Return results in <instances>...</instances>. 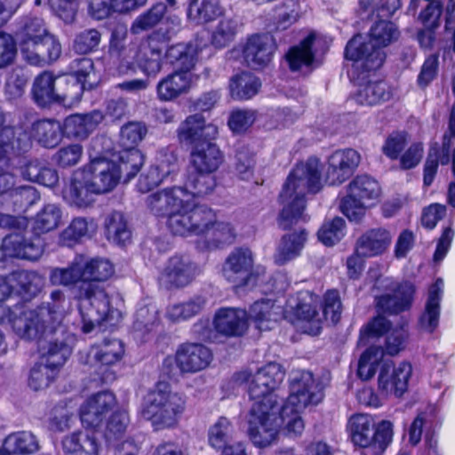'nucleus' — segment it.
<instances>
[{"label": "nucleus", "instance_id": "bb28decb", "mask_svg": "<svg viewBox=\"0 0 455 455\" xmlns=\"http://www.w3.org/2000/svg\"><path fill=\"white\" fill-rule=\"evenodd\" d=\"M196 269V264L188 255L175 254L167 260L163 275L171 287L183 288L194 280Z\"/></svg>", "mask_w": 455, "mask_h": 455}, {"label": "nucleus", "instance_id": "cd10ccee", "mask_svg": "<svg viewBox=\"0 0 455 455\" xmlns=\"http://www.w3.org/2000/svg\"><path fill=\"white\" fill-rule=\"evenodd\" d=\"M392 235L385 228H372L363 232L356 240L355 251L364 258L383 255L390 247Z\"/></svg>", "mask_w": 455, "mask_h": 455}, {"label": "nucleus", "instance_id": "2f4dec72", "mask_svg": "<svg viewBox=\"0 0 455 455\" xmlns=\"http://www.w3.org/2000/svg\"><path fill=\"white\" fill-rule=\"evenodd\" d=\"M20 174L28 181L51 188L57 187L60 180L56 169L37 159L29 160L21 166Z\"/></svg>", "mask_w": 455, "mask_h": 455}, {"label": "nucleus", "instance_id": "9d476101", "mask_svg": "<svg viewBox=\"0 0 455 455\" xmlns=\"http://www.w3.org/2000/svg\"><path fill=\"white\" fill-rule=\"evenodd\" d=\"M51 302L42 303L34 309L22 306L19 316L14 317L12 327L25 339H37L53 335L63 319L65 295L60 290H53Z\"/></svg>", "mask_w": 455, "mask_h": 455}, {"label": "nucleus", "instance_id": "de8ad7c7", "mask_svg": "<svg viewBox=\"0 0 455 455\" xmlns=\"http://www.w3.org/2000/svg\"><path fill=\"white\" fill-rule=\"evenodd\" d=\"M3 447L11 455H31L39 450V443L31 432L20 431L8 435Z\"/></svg>", "mask_w": 455, "mask_h": 455}, {"label": "nucleus", "instance_id": "603ef678", "mask_svg": "<svg viewBox=\"0 0 455 455\" xmlns=\"http://www.w3.org/2000/svg\"><path fill=\"white\" fill-rule=\"evenodd\" d=\"M50 282L53 285L71 287L76 285V291L81 286L84 274L80 262L73 261L67 267H55L51 270Z\"/></svg>", "mask_w": 455, "mask_h": 455}, {"label": "nucleus", "instance_id": "5fc2aeb1", "mask_svg": "<svg viewBox=\"0 0 455 455\" xmlns=\"http://www.w3.org/2000/svg\"><path fill=\"white\" fill-rule=\"evenodd\" d=\"M233 426L226 417H220L208 430V443L220 451L232 443Z\"/></svg>", "mask_w": 455, "mask_h": 455}, {"label": "nucleus", "instance_id": "58836bf2", "mask_svg": "<svg viewBox=\"0 0 455 455\" xmlns=\"http://www.w3.org/2000/svg\"><path fill=\"white\" fill-rule=\"evenodd\" d=\"M215 172L198 171L192 169L185 180L184 196L191 194L193 197H204L213 192L217 186Z\"/></svg>", "mask_w": 455, "mask_h": 455}, {"label": "nucleus", "instance_id": "1a4fd4ad", "mask_svg": "<svg viewBox=\"0 0 455 455\" xmlns=\"http://www.w3.org/2000/svg\"><path fill=\"white\" fill-rule=\"evenodd\" d=\"M12 36L30 65L43 67L60 56L61 45L59 39L48 31L44 20L39 17H21Z\"/></svg>", "mask_w": 455, "mask_h": 455}, {"label": "nucleus", "instance_id": "09e8293b", "mask_svg": "<svg viewBox=\"0 0 455 455\" xmlns=\"http://www.w3.org/2000/svg\"><path fill=\"white\" fill-rule=\"evenodd\" d=\"M384 361L381 347L375 345L368 347L359 357L356 369L357 377L363 381L372 379L377 371H379L380 364Z\"/></svg>", "mask_w": 455, "mask_h": 455}, {"label": "nucleus", "instance_id": "f3484780", "mask_svg": "<svg viewBox=\"0 0 455 455\" xmlns=\"http://www.w3.org/2000/svg\"><path fill=\"white\" fill-rule=\"evenodd\" d=\"M180 27V20L178 17L168 19L165 28L159 27L148 36V44L141 48L142 56L140 65L142 70L148 76L157 74L162 68L164 46L167 44Z\"/></svg>", "mask_w": 455, "mask_h": 455}, {"label": "nucleus", "instance_id": "393cba45", "mask_svg": "<svg viewBox=\"0 0 455 455\" xmlns=\"http://www.w3.org/2000/svg\"><path fill=\"white\" fill-rule=\"evenodd\" d=\"M416 293L415 285L403 281L394 289L393 293H386L377 297V307L387 315H398L411 309Z\"/></svg>", "mask_w": 455, "mask_h": 455}, {"label": "nucleus", "instance_id": "37998d69", "mask_svg": "<svg viewBox=\"0 0 455 455\" xmlns=\"http://www.w3.org/2000/svg\"><path fill=\"white\" fill-rule=\"evenodd\" d=\"M33 140L32 130L30 132L22 130L16 133L14 128L12 126L10 132H8L6 136V140H3L4 142L8 143V148H6L4 156L0 158V167L9 165L12 155L21 156L29 152L33 146Z\"/></svg>", "mask_w": 455, "mask_h": 455}, {"label": "nucleus", "instance_id": "c85d7f7f", "mask_svg": "<svg viewBox=\"0 0 455 455\" xmlns=\"http://www.w3.org/2000/svg\"><path fill=\"white\" fill-rule=\"evenodd\" d=\"M316 36L314 32L307 34L298 44L292 45L285 53L289 69L291 72L299 71L303 67L310 68L315 61L314 49Z\"/></svg>", "mask_w": 455, "mask_h": 455}, {"label": "nucleus", "instance_id": "79ce46f5", "mask_svg": "<svg viewBox=\"0 0 455 455\" xmlns=\"http://www.w3.org/2000/svg\"><path fill=\"white\" fill-rule=\"evenodd\" d=\"M84 302H87L89 307H86L85 311L81 309L84 321L82 330L84 333H89L96 324H101L108 320L112 313V306L110 299L92 298V299H83L82 303Z\"/></svg>", "mask_w": 455, "mask_h": 455}, {"label": "nucleus", "instance_id": "8fccbe9b", "mask_svg": "<svg viewBox=\"0 0 455 455\" xmlns=\"http://www.w3.org/2000/svg\"><path fill=\"white\" fill-rule=\"evenodd\" d=\"M104 229L107 237L112 238L119 245L124 246L127 242L131 241L132 231L121 212L113 211L106 217Z\"/></svg>", "mask_w": 455, "mask_h": 455}, {"label": "nucleus", "instance_id": "7ed1b4c3", "mask_svg": "<svg viewBox=\"0 0 455 455\" xmlns=\"http://www.w3.org/2000/svg\"><path fill=\"white\" fill-rule=\"evenodd\" d=\"M144 161L141 150L132 148H122L117 162L97 156L72 172L68 185L63 190L64 197L78 208L87 207L94 202V196L113 190L122 175L125 181L133 179Z\"/></svg>", "mask_w": 455, "mask_h": 455}, {"label": "nucleus", "instance_id": "e433bc0d", "mask_svg": "<svg viewBox=\"0 0 455 455\" xmlns=\"http://www.w3.org/2000/svg\"><path fill=\"white\" fill-rule=\"evenodd\" d=\"M31 129L34 140L45 148L57 147L64 137L62 125L55 119L36 120L32 124Z\"/></svg>", "mask_w": 455, "mask_h": 455}, {"label": "nucleus", "instance_id": "680f3d73", "mask_svg": "<svg viewBox=\"0 0 455 455\" xmlns=\"http://www.w3.org/2000/svg\"><path fill=\"white\" fill-rule=\"evenodd\" d=\"M238 25L235 19L223 17L212 33V44L218 49L228 46L235 40Z\"/></svg>", "mask_w": 455, "mask_h": 455}, {"label": "nucleus", "instance_id": "423d86ee", "mask_svg": "<svg viewBox=\"0 0 455 455\" xmlns=\"http://www.w3.org/2000/svg\"><path fill=\"white\" fill-rule=\"evenodd\" d=\"M218 128L207 124L202 114L187 116L177 129L180 144L189 149V164L198 171L217 172L224 161V155L214 142Z\"/></svg>", "mask_w": 455, "mask_h": 455}, {"label": "nucleus", "instance_id": "774afa93", "mask_svg": "<svg viewBox=\"0 0 455 455\" xmlns=\"http://www.w3.org/2000/svg\"><path fill=\"white\" fill-rule=\"evenodd\" d=\"M438 70L439 55L437 53L430 54L425 59L417 76L418 86L422 90H426L437 77Z\"/></svg>", "mask_w": 455, "mask_h": 455}, {"label": "nucleus", "instance_id": "a878e982", "mask_svg": "<svg viewBox=\"0 0 455 455\" xmlns=\"http://www.w3.org/2000/svg\"><path fill=\"white\" fill-rule=\"evenodd\" d=\"M41 276L36 271L25 269L12 271L4 284L7 297L15 292L24 302L30 301L35 298L41 291Z\"/></svg>", "mask_w": 455, "mask_h": 455}, {"label": "nucleus", "instance_id": "e2e57ef3", "mask_svg": "<svg viewBox=\"0 0 455 455\" xmlns=\"http://www.w3.org/2000/svg\"><path fill=\"white\" fill-rule=\"evenodd\" d=\"M101 41V34L96 28H87L77 33L73 41V50L82 55H85L99 49Z\"/></svg>", "mask_w": 455, "mask_h": 455}, {"label": "nucleus", "instance_id": "f8f14e48", "mask_svg": "<svg viewBox=\"0 0 455 455\" xmlns=\"http://www.w3.org/2000/svg\"><path fill=\"white\" fill-rule=\"evenodd\" d=\"M347 431L355 446L381 455L392 443L394 426L387 419L376 424L370 415L355 413L348 419Z\"/></svg>", "mask_w": 455, "mask_h": 455}, {"label": "nucleus", "instance_id": "4d7b16f0", "mask_svg": "<svg viewBox=\"0 0 455 455\" xmlns=\"http://www.w3.org/2000/svg\"><path fill=\"white\" fill-rule=\"evenodd\" d=\"M11 194L5 208H12L13 212L25 211L40 199L37 190L28 185L18 186L16 184L12 188Z\"/></svg>", "mask_w": 455, "mask_h": 455}, {"label": "nucleus", "instance_id": "ddd939ff", "mask_svg": "<svg viewBox=\"0 0 455 455\" xmlns=\"http://www.w3.org/2000/svg\"><path fill=\"white\" fill-rule=\"evenodd\" d=\"M381 196L378 180L368 174L356 175L347 187V194L339 202V210L349 221L359 223L366 210L374 206Z\"/></svg>", "mask_w": 455, "mask_h": 455}, {"label": "nucleus", "instance_id": "0eeeda50", "mask_svg": "<svg viewBox=\"0 0 455 455\" xmlns=\"http://www.w3.org/2000/svg\"><path fill=\"white\" fill-rule=\"evenodd\" d=\"M79 417L86 429L102 432L108 442L121 438L130 423L128 411L119 408L116 395L109 390L90 395L80 406Z\"/></svg>", "mask_w": 455, "mask_h": 455}, {"label": "nucleus", "instance_id": "13d9d810", "mask_svg": "<svg viewBox=\"0 0 455 455\" xmlns=\"http://www.w3.org/2000/svg\"><path fill=\"white\" fill-rule=\"evenodd\" d=\"M147 133L148 127L144 122L129 121L120 128L119 145L122 148H138Z\"/></svg>", "mask_w": 455, "mask_h": 455}, {"label": "nucleus", "instance_id": "39448f33", "mask_svg": "<svg viewBox=\"0 0 455 455\" xmlns=\"http://www.w3.org/2000/svg\"><path fill=\"white\" fill-rule=\"evenodd\" d=\"M62 219L60 207L48 204L36 213L32 222L33 238L28 239L24 234L26 224L19 217L0 213V228L12 229L2 241L1 250L4 257L37 260L42 253L40 235L46 234L60 225Z\"/></svg>", "mask_w": 455, "mask_h": 455}, {"label": "nucleus", "instance_id": "f704fd0d", "mask_svg": "<svg viewBox=\"0 0 455 455\" xmlns=\"http://www.w3.org/2000/svg\"><path fill=\"white\" fill-rule=\"evenodd\" d=\"M57 94L56 106L65 108H72L77 105L84 95L85 90L94 88L93 84H88L85 87L84 84H80L73 76H57Z\"/></svg>", "mask_w": 455, "mask_h": 455}, {"label": "nucleus", "instance_id": "412c9836", "mask_svg": "<svg viewBox=\"0 0 455 455\" xmlns=\"http://www.w3.org/2000/svg\"><path fill=\"white\" fill-rule=\"evenodd\" d=\"M276 49L277 45L271 35L255 33L247 37L242 54L249 67L260 70L270 64Z\"/></svg>", "mask_w": 455, "mask_h": 455}, {"label": "nucleus", "instance_id": "f257e3e1", "mask_svg": "<svg viewBox=\"0 0 455 455\" xmlns=\"http://www.w3.org/2000/svg\"><path fill=\"white\" fill-rule=\"evenodd\" d=\"M285 377L275 363L259 369L249 384V398L252 402L248 420V435L254 446L266 448L276 438L283 427L284 435L296 438L302 435L305 424L301 411L310 404H317L323 395L312 372H299L290 384V395L282 400L276 394Z\"/></svg>", "mask_w": 455, "mask_h": 455}, {"label": "nucleus", "instance_id": "052dcab7", "mask_svg": "<svg viewBox=\"0 0 455 455\" xmlns=\"http://www.w3.org/2000/svg\"><path fill=\"white\" fill-rule=\"evenodd\" d=\"M235 159V170L239 179L251 180L257 164L256 153L248 145H242L236 149Z\"/></svg>", "mask_w": 455, "mask_h": 455}, {"label": "nucleus", "instance_id": "6e6d98bb", "mask_svg": "<svg viewBox=\"0 0 455 455\" xmlns=\"http://www.w3.org/2000/svg\"><path fill=\"white\" fill-rule=\"evenodd\" d=\"M346 222L343 218L335 216L325 219L317 231L318 240L325 246L338 243L345 235Z\"/></svg>", "mask_w": 455, "mask_h": 455}, {"label": "nucleus", "instance_id": "c9c22d12", "mask_svg": "<svg viewBox=\"0 0 455 455\" xmlns=\"http://www.w3.org/2000/svg\"><path fill=\"white\" fill-rule=\"evenodd\" d=\"M261 88V81L253 73L243 71L234 75L228 84L229 95L235 100L252 99Z\"/></svg>", "mask_w": 455, "mask_h": 455}, {"label": "nucleus", "instance_id": "473e14b6", "mask_svg": "<svg viewBox=\"0 0 455 455\" xmlns=\"http://www.w3.org/2000/svg\"><path fill=\"white\" fill-rule=\"evenodd\" d=\"M224 12L219 0H190L187 16L190 22L204 26L223 16Z\"/></svg>", "mask_w": 455, "mask_h": 455}, {"label": "nucleus", "instance_id": "bf43d9fd", "mask_svg": "<svg viewBox=\"0 0 455 455\" xmlns=\"http://www.w3.org/2000/svg\"><path fill=\"white\" fill-rule=\"evenodd\" d=\"M206 304V299L202 295H195L186 302L174 304L169 307L167 314L174 322L188 320L199 314Z\"/></svg>", "mask_w": 455, "mask_h": 455}, {"label": "nucleus", "instance_id": "72a5a7b5", "mask_svg": "<svg viewBox=\"0 0 455 455\" xmlns=\"http://www.w3.org/2000/svg\"><path fill=\"white\" fill-rule=\"evenodd\" d=\"M64 455H99V440L83 431H75L66 435L62 441Z\"/></svg>", "mask_w": 455, "mask_h": 455}, {"label": "nucleus", "instance_id": "0e129e2a", "mask_svg": "<svg viewBox=\"0 0 455 455\" xmlns=\"http://www.w3.org/2000/svg\"><path fill=\"white\" fill-rule=\"evenodd\" d=\"M57 375L58 371L44 363H36L30 370L28 385L35 391L44 389L54 381Z\"/></svg>", "mask_w": 455, "mask_h": 455}, {"label": "nucleus", "instance_id": "4be33fe9", "mask_svg": "<svg viewBox=\"0 0 455 455\" xmlns=\"http://www.w3.org/2000/svg\"><path fill=\"white\" fill-rule=\"evenodd\" d=\"M361 156L353 148L339 149L328 158L325 182L339 186L347 180L360 164Z\"/></svg>", "mask_w": 455, "mask_h": 455}, {"label": "nucleus", "instance_id": "dca6fc26", "mask_svg": "<svg viewBox=\"0 0 455 455\" xmlns=\"http://www.w3.org/2000/svg\"><path fill=\"white\" fill-rule=\"evenodd\" d=\"M84 279L76 292V299L82 303L83 299H110L106 290L99 283L108 280L115 274V267L109 259L95 257L83 265Z\"/></svg>", "mask_w": 455, "mask_h": 455}, {"label": "nucleus", "instance_id": "b1692460", "mask_svg": "<svg viewBox=\"0 0 455 455\" xmlns=\"http://www.w3.org/2000/svg\"><path fill=\"white\" fill-rule=\"evenodd\" d=\"M177 367L182 373L205 369L212 360L211 349L200 343H182L176 350Z\"/></svg>", "mask_w": 455, "mask_h": 455}, {"label": "nucleus", "instance_id": "49530a36", "mask_svg": "<svg viewBox=\"0 0 455 455\" xmlns=\"http://www.w3.org/2000/svg\"><path fill=\"white\" fill-rule=\"evenodd\" d=\"M392 95L391 87L385 80L369 81L358 90L356 101L373 106L389 100Z\"/></svg>", "mask_w": 455, "mask_h": 455}, {"label": "nucleus", "instance_id": "aec40b11", "mask_svg": "<svg viewBox=\"0 0 455 455\" xmlns=\"http://www.w3.org/2000/svg\"><path fill=\"white\" fill-rule=\"evenodd\" d=\"M128 29L124 24L117 23L110 32L108 54L115 65L118 75H128L136 72L133 49L127 44Z\"/></svg>", "mask_w": 455, "mask_h": 455}, {"label": "nucleus", "instance_id": "a19ab883", "mask_svg": "<svg viewBox=\"0 0 455 455\" xmlns=\"http://www.w3.org/2000/svg\"><path fill=\"white\" fill-rule=\"evenodd\" d=\"M440 283L441 280H437L430 286L424 312L419 319L421 327L430 333L434 332L439 324L442 299Z\"/></svg>", "mask_w": 455, "mask_h": 455}, {"label": "nucleus", "instance_id": "c756f323", "mask_svg": "<svg viewBox=\"0 0 455 455\" xmlns=\"http://www.w3.org/2000/svg\"><path fill=\"white\" fill-rule=\"evenodd\" d=\"M308 233L305 228H299L284 234L280 240L275 254V262L282 266L296 259L301 253L307 241Z\"/></svg>", "mask_w": 455, "mask_h": 455}, {"label": "nucleus", "instance_id": "a211bd4d", "mask_svg": "<svg viewBox=\"0 0 455 455\" xmlns=\"http://www.w3.org/2000/svg\"><path fill=\"white\" fill-rule=\"evenodd\" d=\"M412 375L411 363L403 361L395 364L392 360L382 362L378 375V391L385 397L401 398L407 392Z\"/></svg>", "mask_w": 455, "mask_h": 455}, {"label": "nucleus", "instance_id": "864d4df0", "mask_svg": "<svg viewBox=\"0 0 455 455\" xmlns=\"http://www.w3.org/2000/svg\"><path fill=\"white\" fill-rule=\"evenodd\" d=\"M293 319L298 323H308L310 325L309 331L306 332L311 335H318L322 331L321 320L319 318L318 307L315 303H307L303 300H299L296 306L291 310Z\"/></svg>", "mask_w": 455, "mask_h": 455}, {"label": "nucleus", "instance_id": "ea45409f", "mask_svg": "<svg viewBox=\"0 0 455 455\" xmlns=\"http://www.w3.org/2000/svg\"><path fill=\"white\" fill-rule=\"evenodd\" d=\"M174 17L167 15L166 4L163 1H159L136 17L132 23L131 31L133 34H140L152 29L164 20L165 22L161 27L165 28L168 24V19Z\"/></svg>", "mask_w": 455, "mask_h": 455}, {"label": "nucleus", "instance_id": "6ab92c4d", "mask_svg": "<svg viewBox=\"0 0 455 455\" xmlns=\"http://www.w3.org/2000/svg\"><path fill=\"white\" fill-rule=\"evenodd\" d=\"M91 353L94 373L99 376L100 380L108 383L116 379V372L112 367L120 362L124 355V345L122 340L106 338L93 345Z\"/></svg>", "mask_w": 455, "mask_h": 455}, {"label": "nucleus", "instance_id": "338daca9", "mask_svg": "<svg viewBox=\"0 0 455 455\" xmlns=\"http://www.w3.org/2000/svg\"><path fill=\"white\" fill-rule=\"evenodd\" d=\"M83 156V147L80 144H69L60 148L52 156L55 164L62 169L75 166Z\"/></svg>", "mask_w": 455, "mask_h": 455}, {"label": "nucleus", "instance_id": "9b49d317", "mask_svg": "<svg viewBox=\"0 0 455 455\" xmlns=\"http://www.w3.org/2000/svg\"><path fill=\"white\" fill-rule=\"evenodd\" d=\"M198 52V47L192 42L178 43L166 48L164 59L175 70L156 84L157 98L161 101L173 100L190 88V71L196 66Z\"/></svg>", "mask_w": 455, "mask_h": 455}, {"label": "nucleus", "instance_id": "a18cd8bd", "mask_svg": "<svg viewBox=\"0 0 455 455\" xmlns=\"http://www.w3.org/2000/svg\"><path fill=\"white\" fill-rule=\"evenodd\" d=\"M43 338L40 340L35 339L38 343V350H44L41 342L46 340ZM71 355V348L65 341L49 340L45 351L42 352L41 359L44 363L50 366L53 371L59 372L60 369L65 364Z\"/></svg>", "mask_w": 455, "mask_h": 455}, {"label": "nucleus", "instance_id": "6e6552de", "mask_svg": "<svg viewBox=\"0 0 455 455\" xmlns=\"http://www.w3.org/2000/svg\"><path fill=\"white\" fill-rule=\"evenodd\" d=\"M186 410V395L173 391L169 382L158 380L143 397L140 415L157 432L177 428Z\"/></svg>", "mask_w": 455, "mask_h": 455}, {"label": "nucleus", "instance_id": "c03bdc74", "mask_svg": "<svg viewBox=\"0 0 455 455\" xmlns=\"http://www.w3.org/2000/svg\"><path fill=\"white\" fill-rule=\"evenodd\" d=\"M93 220L85 217H75L69 224L59 234L58 243L62 247L74 248L89 237L90 225Z\"/></svg>", "mask_w": 455, "mask_h": 455}, {"label": "nucleus", "instance_id": "2eb2a0df", "mask_svg": "<svg viewBox=\"0 0 455 455\" xmlns=\"http://www.w3.org/2000/svg\"><path fill=\"white\" fill-rule=\"evenodd\" d=\"M222 270L236 291L257 285L259 274L254 270L253 254L248 247H235L225 259Z\"/></svg>", "mask_w": 455, "mask_h": 455}, {"label": "nucleus", "instance_id": "69168bd1", "mask_svg": "<svg viewBox=\"0 0 455 455\" xmlns=\"http://www.w3.org/2000/svg\"><path fill=\"white\" fill-rule=\"evenodd\" d=\"M321 306L325 319H330L334 324L339 322L343 306L338 289H328L323 295Z\"/></svg>", "mask_w": 455, "mask_h": 455}, {"label": "nucleus", "instance_id": "f03ea898", "mask_svg": "<svg viewBox=\"0 0 455 455\" xmlns=\"http://www.w3.org/2000/svg\"><path fill=\"white\" fill-rule=\"evenodd\" d=\"M184 188L171 187L148 196L146 204L173 236L196 237V248L210 251L230 244L235 238L233 226L217 220L214 210L206 204L183 199Z\"/></svg>", "mask_w": 455, "mask_h": 455}, {"label": "nucleus", "instance_id": "4c0bfd02", "mask_svg": "<svg viewBox=\"0 0 455 455\" xmlns=\"http://www.w3.org/2000/svg\"><path fill=\"white\" fill-rule=\"evenodd\" d=\"M62 125L64 137L69 140H84L98 126L92 114H72L67 116Z\"/></svg>", "mask_w": 455, "mask_h": 455}, {"label": "nucleus", "instance_id": "7c9ffc66", "mask_svg": "<svg viewBox=\"0 0 455 455\" xmlns=\"http://www.w3.org/2000/svg\"><path fill=\"white\" fill-rule=\"evenodd\" d=\"M57 76L51 71L41 72L34 80L31 94L40 108L56 106Z\"/></svg>", "mask_w": 455, "mask_h": 455}, {"label": "nucleus", "instance_id": "20e7f679", "mask_svg": "<svg viewBox=\"0 0 455 455\" xmlns=\"http://www.w3.org/2000/svg\"><path fill=\"white\" fill-rule=\"evenodd\" d=\"M322 173L317 158L297 164L289 172L278 196L283 208L279 212L277 223L283 231H291L300 223L309 220L305 213L306 193L316 194L322 189Z\"/></svg>", "mask_w": 455, "mask_h": 455}, {"label": "nucleus", "instance_id": "3c124183", "mask_svg": "<svg viewBox=\"0 0 455 455\" xmlns=\"http://www.w3.org/2000/svg\"><path fill=\"white\" fill-rule=\"evenodd\" d=\"M400 36V31L395 23L388 20H377L370 28L368 32L369 41L385 49Z\"/></svg>", "mask_w": 455, "mask_h": 455}, {"label": "nucleus", "instance_id": "5701e85b", "mask_svg": "<svg viewBox=\"0 0 455 455\" xmlns=\"http://www.w3.org/2000/svg\"><path fill=\"white\" fill-rule=\"evenodd\" d=\"M212 325L215 331L220 336L242 337L248 329L247 311L240 307H220L214 314Z\"/></svg>", "mask_w": 455, "mask_h": 455}, {"label": "nucleus", "instance_id": "4468645a", "mask_svg": "<svg viewBox=\"0 0 455 455\" xmlns=\"http://www.w3.org/2000/svg\"><path fill=\"white\" fill-rule=\"evenodd\" d=\"M344 58L351 61V75L354 79L364 80L371 72L379 70L386 61L385 50L367 41L362 34L354 35L344 49Z\"/></svg>", "mask_w": 455, "mask_h": 455}]
</instances>
